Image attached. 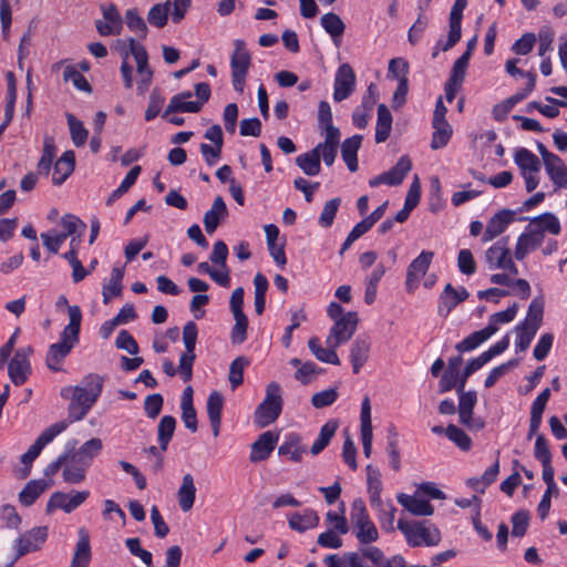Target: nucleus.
Here are the masks:
<instances>
[{"mask_svg":"<svg viewBox=\"0 0 567 567\" xmlns=\"http://www.w3.org/2000/svg\"><path fill=\"white\" fill-rule=\"evenodd\" d=\"M125 546L127 547L128 551L133 555L138 557L147 567H151L153 555L151 551L143 549L141 547V540L137 537L127 538L125 540Z\"/></svg>","mask_w":567,"mask_h":567,"instance_id":"64","label":"nucleus"},{"mask_svg":"<svg viewBox=\"0 0 567 567\" xmlns=\"http://www.w3.org/2000/svg\"><path fill=\"white\" fill-rule=\"evenodd\" d=\"M362 135L348 137L341 144V156L350 172L358 171V151L361 146Z\"/></svg>","mask_w":567,"mask_h":567,"instance_id":"28","label":"nucleus"},{"mask_svg":"<svg viewBox=\"0 0 567 567\" xmlns=\"http://www.w3.org/2000/svg\"><path fill=\"white\" fill-rule=\"evenodd\" d=\"M516 212L504 208L493 215L483 233L482 241L487 243L503 234L511 223L515 220Z\"/></svg>","mask_w":567,"mask_h":567,"instance_id":"12","label":"nucleus"},{"mask_svg":"<svg viewBox=\"0 0 567 567\" xmlns=\"http://www.w3.org/2000/svg\"><path fill=\"white\" fill-rule=\"evenodd\" d=\"M141 174V166L132 167L120 186L113 190L110 197L106 199V205L111 206L117 198L124 195L136 182L138 175Z\"/></svg>","mask_w":567,"mask_h":567,"instance_id":"50","label":"nucleus"},{"mask_svg":"<svg viewBox=\"0 0 567 567\" xmlns=\"http://www.w3.org/2000/svg\"><path fill=\"white\" fill-rule=\"evenodd\" d=\"M103 390V379L97 374H89L79 385L64 386L61 396L70 399L68 406V425L83 420L95 404Z\"/></svg>","mask_w":567,"mask_h":567,"instance_id":"1","label":"nucleus"},{"mask_svg":"<svg viewBox=\"0 0 567 567\" xmlns=\"http://www.w3.org/2000/svg\"><path fill=\"white\" fill-rule=\"evenodd\" d=\"M392 128V115L385 104H379L375 127V142L383 143L390 136Z\"/></svg>","mask_w":567,"mask_h":567,"instance_id":"38","label":"nucleus"},{"mask_svg":"<svg viewBox=\"0 0 567 567\" xmlns=\"http://www.w3.org/2000/svg\"><path fill=\"white\" fill-rule=\"evenodd\" d=\"M69 324L64 327L60 342H64L73 348L79 342L82 312L79 306H68Z\"/></svg>","mask_w":567,"mask_h":567,"instance_id":"19","label":"nucleus"},{"mask_svg":"<svg viewBox=\"0 0 567 567\" xmlns=\"http://www.w3.org/2000/svg\"><path fill=\"white\" fill-rule=\"evenodd\" d=\"M196 487L192 474L183 476L182 484L177 491V501L183 512H189L195 503Z\"/></svg>","mask_w":567,"mask_h":567,"instance_id":"26","label":"nucleus"},{"mask_svg":"<svg viewBox=\"0 0 567 567\" xmlns=\"http://www.w3.org/2000/svg\"><path fill=\"white\" fill-rule=\"evenodd\" d=\"M128 53H131L136 61V69L138 75H144L146 72H153L148 66V54L146 49L136 42L134 38L127 39Z\"/></svg>","mask_w":567,"mask_h":567,"instance_id":"46","label":"nucleus"},{"mask_svg":"<svg viewBox=\"0 0 567 567\" xmlns=\"http://www.w3.org/2000/svg\"><path fill=\"white\" fill-rule=\"evenodd\" d=\"M338 426L339 424L334 420H330L321 426L319 435L310 449L311 454L318 455L328 446L331 439L334 436Z\"/></svg>","mask_w":567,"mask_h":567,"instance_id":"42","label":"nucleus"},{"mask_svg":"<svg viewBox=\"0 0 567 567\" xmlns=\"http://www.w3.org/2000/svg\"><path fill=\"white\" fill-rule=\"evenodd\" d=\"M508 243L509 238L503 237L486 250L485 260L489 269H501L511 257Z\"/></svg>","mask_w":567,"mask_h":567,"instance_id":"20","label":"nucleus"},{"mask_svg":"<svg viewBox=\"0 0 567 567\" xmlns=\"http://www.w3.org/2000/svg\"><path fill=\"white\" fill-rule=\"evenodd\" d=\"M351 520L359 543L367 545L379 539L378 529L370 519L365 504L361 498L354 499L351 505Z\"/></svg>","mask_w":567,"mask_h":567,"instance_id":"3","label":"nucleus"},{"mask_svg":"<svg viewBox=\"0 0 567 567\" xmlns=\"http://www.w3.org/2000/svg\"><path fill=\"white\" fill-rule=\"evenodd\" d=\"M514 161L520 169V174L530 172L539 173L542 167L539 158L533 152L524 147L515 152Z\"/></svg>","mask_w":567,"mask_h":567,"instance_id":"36","label":"nucleus"},{"mask_svg":"<svg viewBox=\"0 0 567 567\" xmlns=\"http://www.w3.org/2000/svg\"><path fill=\"white\" fill-rule=\"evenodd\" d=\"M445 435L452 441L460 450L466 452L472 447V439L454 424L447 425L445 429Z\"/></svg>","mask_w":567,"mask_h":567,"instance_id":"56","label":"nucleus"},{"mask_svg":"<svg viewBox=\"0 0 567 567\" xmlns=\"http://www.w3.org/2000/svg\"><path fill=\"white\" fill-rule=\"evenodd\" d=\"M176 420L172 415H164L157 425V440L162 452H166L167 446L174 435Z\"/></svg>","mask_w":567,"mask_h":567,"instance_id":"41","label":"nucleus"},{"mask_svg":"<svg viewBox=\"0 0 567 567\" xmlns=\"http://www.w3.org/2000/svg\"><path fill=\"white\" fill-rule=\"evenodd\" d=\"M235 324L230 331L233 344H241L247 340L248 319L245 313L233 315Z\"/></svg>","mask_w":567,"mask_h":567,"instance_id":"59","label":"nucleus"},{"mask_svg":"<svg viewBox=\"0 0 567 567\" xmlns=\"http://www.w3.org/2000/svg\"><path fill=\"white\" fill-rule=\"evenodd\" d=\"M458 394V416L460 422L465 426H471V420L473 411L477 402V395L475 391L465 392L464 389Z\"/></svg>","mask_w":567,"mask_h":567,"instance_id":"33","label":"nucleus"},{"mask_svg":"<svg viewBox=\"0 0 567 567\" xmlns=\"http://www.w3.org/2000/svg\"><path fill=\"white\" fill-rule=\"evenodd\" d=\"M378 511V518L381 525V528L385 532L390 533L394 530V515L396 513V508L391 502L383 503L381 506H373Z\"/></svg>","mask_w":567,"mask_h":567,"instance_id":"55","label":"nucleus"},{"mask_svg":"<svg viewBox=\"0 0 567 567\" xmlns=\"http://www.w3.org/2000/svg\"><path fill=\"white\" fill-rule=\"evenodd\" d=\"M365 470L370 504L371 506H381L383 502L381 498L383 485L380 471L371 464L367 465Z\"/></svg>","mask_w":567,"mask_h":567,"instance_id":"31","label":"nucleus"},{"mask_svg":"<svg viewBox=\"0 0 567 567\" xmlns=\"http://www.w3.org/2000/svg\"><path fill=\"white\" fill-rule=\"evenodd\" d=\"M296 165L308 176H316L321 171V163L317 151H309L296 158Z\"/></svg>","mask_w":567,"mask_h":567,"instance_id":"47","label":"nucleus"},{"mask_svg":"<svg viewBox=\"0 0 567 567\" xmlns=\"http://www.w3.org/2000/svg\"><path fill=\"white\" fill-rule=\"evenodd\" d=\"M320 23L338 45L346 30V24L342 19L334 12H328L321 17Z\"/></svg>","mask_w":567,"mask_h":567,"instance_id":"37","label":"nucleus"},{"mask_svg":"<svg viewBox=\"0 0 567 567\" xmlns=\"http://www.w3.org/2000/svg\"><path fill=\"white\" fill-rule=\"evenodd\" d=\"M193 96L190 91H184L179 94L174 95L167 107L163 113V117H167V115L176 112H188V113H197L202 110V103L195 101H186Z\"/></svg>","mask_w":567,"mask_h":567,"instance_id":"21","label":"nucleus"},{"mask_svg":"<svg viewBox=\"0 0 567 567\" xmlns=\"http://www.w3.org/2000/svg\"><path fill=\"white\" fill-rule=\"evenodd\" d=\"M48 538V527L39 526L34 527L23 534H21L14 544L17 548V555L14 559H18L29 553L41 549L42 545Z\"/></svg>","mask_w":567,"mask_h":567,"instance_id":"10","label":"nucleus"},{"mask_svg":"<svg viewBox=\"0 0 567 567\" xmlns=\"http://www.w3.org/2000/svg\"><path fill=\"white\" fill-rule=\"evenodd\" d=\"M493 336L492 328H484L480 331H475L458 342L455 348L460 352L472 351L481 346L484 341Z\"/></svg>","mask_w":567,"mask_h":567,"instance_id":"45","label":"nucleus"},{"mask_svg":"<svg viewBox=\"0 0 567 567\" xmlns=\"http://www.w3.org/2000/svg\"><path fill=\"white\" fill-rule=\"evenodd\" d=\"M68 423L59 421L47 427L35 440V442L21 455V463L24 465L22 477H27L31 472L32 462L40 455L43 447L49 444L55 436L66 430Z\"/></svg>","mask_w":567,"mask_h":567,"instance_id":"6","label":"nucleus"},{"mask_svg":"<svg viewBox=\"0 0 567 567\" xmlns=\"http://www.w3.org/2000/svg\"><path fill=\"white\" fill-rule=\"evenodd\" d=\"M398 503L415 516H431L434 513L433 506L426 499L400 493L396 496Z\"/></svg>","mask_w":567,"mask_h":567,"instance_id":"24","label":"nucleus"},{"mask_svg":"<svg viewBox=\"0 0 567 567\" xmlns=\"http://www.w3.org/2000/svg\"><path fill=\"white\" fill-rule=\"evenodd\" d=\"M543 316L544 300L540 297H536L529 303L526 319L522 323L539 329L543 322Z\"/></svg>","mask_w":567,"mask_h":567,"instance_id":"52","label":"nucleus"},{"mask_svg":"<svg viewBox=\"0 0 567 567\" xmlns=\"http://www.w3.org/2000/svg\"><path fill=\"white\" fill-rule=\"evenodd\" d=\"M172 2L157 3L153 6L147 13V21L151 25L158 29L164 28L167 23L168 13L171 12Z\"/></svg>","mask_w":567,"mask_h":567,"instance_id":"48","label":"nucleus"},{"mask_svg":"<svg viewBox=\"0 0 567 567\" xmlns=\"http://www.w3.org/2000/svg\"><path fill=\"white\" fill-rule=\"evenodd\" d=\"M518 311V305L514 302L507 309L493 313L488 319V324L486 328L493 329V334H495L498 330L499 324H505L514 320Z\"/></svg>","mask_w":567,"mask_h":567,"instance_id":"54","label":"nucleus"},{"mask_svg":"<svg viewBox=\"0 0 567 567\" xmlns=\"http://www.w3.org/2000/svg\"><path fill=\"white\" fill-rule=\"evenodd\" d=\"M92 559L90 534L86 528L78 530V542L70 567H89Z\"/></svg>","mask_w":567,"mask_h":567,"instance_id":"16","label":"nucleus"},{"mask_svg":"<svg viewBox=\"0 0 567 567\" xmlns=\"http://www.w3.org/2000/svg\"><path fill=\"white\" fill-rule=\"evenodd\" d=\"M248 364L249 360L246 357H238L230 363L228 380L233 389L243 384L244 370Z\"/></svg>","mask_w":567,"mask_h":567,"instance_id":"58","label":"nucleus"},{"mask_svg":"<svg viewBox=\"0 0 567 567\" xmlns=\"http://www.w3.org/2000/svg\"><path fill=\"white\" fill-rule=\"evenodd\" d=\"M340 204H341V198H339V197H334L324 204L322 212L318 219V223L321 227L329 228L332 226L334 217L340 207Z\"/></svg>","mask_w":567,"mask_h":567,"instance_id":"61","label":"nucleus"},{"mask_svg":"<svg viewBox=\"0 0 567 567\" xmlns=\"http://www.w3.org/2000/svg\"><path fill=\"white\" fill-rule=\"evenodd\" d=\"M517 340L515 342L516 351L523 352L528 349L538 329L524 323H518L515 328Z\"/></svg>","mask_w":567,"mask_h":567,"instance_id":"53","label":"nucleus"},{"mask_svg":"<svg viewBox=\"0 0 567 567\" xmlns=\"http://www.w3.org/2000/svg\"><path fill=\"white\" fill-rule=\"evenodd\" d=\"M544 166L547 175L555 185V189L567 188V166L558 155L545 163Z\"/></svg>","mask_w":567,"mask_h":567,"instance_id":"30","label":"nucleus"},{"mask_svg":"<svg viewBox=\"0 0 567 567\" xmlns=\"http://www.w3.org/2000/svg\"><path fill=\"white\" fill-rule=\"evenodd\" d=\"M227 214L228 210L223 197L217 196L214 199L210 209H208L204 215V226L206 233L209 235L213 234L217 229L220 223V218L227 216Z\"/></svg>","mask_w":567,"mask_h":567,"instance_id":"27","label":"nucleus"},{"mask_svg":"<svg viewBox=\"0 0 567 567\" xmlns=\"http://www.w3.org/2000/svg\"><path fill=\"white\" fill-rule=\"evenodd\" d=\"M412 168V162L409 158V156L403 155L399 158L398 163L388 172H385L386 175V185L390 186H398L400 185L408 173Z\"/></svg>","mask_w":567,"mask_h":567,"instance_id":"40","label":"nucleus"},{"mask_svg":"<svg viewBox=\"0 0 567 567\" xmlns=\"http://www.w3.org/2000/svg\"><path fill=\"white\" fill-rule=\"evenodd\" d=\"M319 524L318 514L311 509L307 508L301 514L293 513L288 518V525L292 530H297L299 533H305L308 529H311Z\"/></svg>","mask_w":567,"mask_h":567,"instance_id":"29","label":"nucleus"},{"mask_svg":"<svg viewBox=\"0 0 567 567\" xmlns=\"http://www.w3.org/2000/svg\"><path fill=\"white\" fill-rule=\"evenodd\" d=\"M284 406L282 390L278 382L272 381L266 388V396L254 413V422L258 427H266L280 415Z\"/></svg>","mask_w":567,"mask_h":567,"instance_id":"2","label":"nucleus"},{"mask_svg":"<svg viewBox=\"0 0 567 567\" xmlns=\"http://www.w3.org/2000/svg\"><path fill=\"white\" fill-rule=\"evenodd\" d=\"M306 452L307 449L301 444L300 435L296 433L287 435L285 442L278 447L279 455H289L295 462H300Z\"/></svg>","mask_w":567,"mask_h":567,"instance_id":"35","label":"nucleus"},{"mask_svg":"<svg viewBox=\"0 0 567 567\" xmlns=\"http://www.w3.org/2000/svg\"><path fill=\"white\" fill-rule=\"evenodd\" d=\"M308 348L312 354L321 362L331 363L334 365L340 364V359L336 352L337 348L329 347L324 349L320 344V340L317 337H312L308 341Z\"/></svg>","mask_w":567,"mask_h":567,"instance_id":"43","label":"nucleus"},{"mask_svg":"<svg viewBox=\"0 0 567 567\" xmlns=\"http://www.w3.org/2000/svg\"><path fill=\"white\" fill-rule=\"evenodd\" d=\"M75 166V154L73 151H65L54 164L52 182L54 185H62L73 173Z\"/></svg>","mask_w":567,"mask_h":567,"instance_id":"23","label":"nucleus"},{"mask_svg":"<svg viewBox=\"0 0 567 567\" xmlns=\"http://www.w3.org/2000/svg\"><path fill=\"white\" fill-rule=\"evenodd\" d=\"M535 231H540L545 236V233L551 235H558L561 230L558 218L553 213H543L529 219L528 226Z\"/></svg>","mask_w":567,"mask_h":567,"instance_id":"25","label":"nucleus"},{"mask_svg":"<svg viewBox=\"0 0 567 567\" xmlns=\"http://www.w3.org/2000/svg\"><path fill=\"white\" fill-rule=\"evenodd\" d=\"M66 122L70 128L71 140L76 147L83 146L87 140L89 132L83 123L73 114H66Z\"/></svg>","mask_w":567,"mask_h":567,"instance_id":"51","label":"nucleus"},{"mask_svg":"<svg viewBox=\"0 0 567 567\" xmlns=\"http://www.w3.org/2000/svg\"><path fill=\"white\" fill-rule=\"evenodd\" d=\"M398 529L405 536L408 544L412 547L422 545L435 546L441 540V534L437 528H430L420 522L409 523L400 518Z\"/></svg>","mask_w":567,"mask_h":567,"instance_id":"4","label":"nucleus"},{"mask_svg":"<svg viewBox=\"0 0 567 567\" xmlns=\"http://www.w3.org/2000/svg\"><path fill=\"white\" fill-rule=\"evenodd\" d=\"M223 406L224 396L218 391H213L207 399L206 410L215 437L219 435Z\"/></svg>","mask_w":567,"mask_h":567,"instance_id":"22","label":"nucleus"},{"mask_svg":"<svg viewBox=\"0 0 567 567\" xmlns=\"http://www.w3.org/2000/svg\"><path fill=\"white\" fill-rule=\"evenodd\" d=\"M125 22L127 28L137 33L141 39L146 38L148 31L147 25L136 9H128L125 12Z\"/></svg>","mask_w":567,"mask_h":567,"instance_id":"60","label":"nucleus"},{"mask_svg":"<svg viewBox=\"0 0 567 567\" xmlns=\"http://www.w3.org/2000/svg\"><path fill=\"white\" fill-rule=\"evenodd\" d=\"M32 353L33 348L31 346L19 348L8 362V375L14 385L24 384L31 375L30 357Z\"/></svg>","mask_w":567,"mask_h":567,"instance_id":"7","label":"nucleus"},{"mask_svg":"<svg viewBox=\"0 0 567 567\" xmlns=\"http://www.w3.org/2000/svg\"><path fill=\"white\" fill-rule=\"evenodd\" d=\"M90 496L89 491H71L70 493L54 492L47 504V513H52L54 509H62L64 513L70 514L80 507Z\"/></svg>","mask_w":567,"mask_h":567,"instance_id":"9","label":"nucleus"},{"mask_svg":"<svg viewBox=\"0 0 567 567\" xmlns=\"http://www.w3.org/2000/svg\"><path fill=\"white\" fill-rule=\"evenodd\" d=\"M358 322V313L354 311H349L334 321L326 341L328 347L338 348L341 343L350 340L357 330Z\"/></svg>","mask_w":567,"mask_h":567,"instance_id":"8","label":"nucleus"},{"mask_svg":"<svg viewBox=\"0 0 567 567\" xmlns=\"http://www.w3.org/2000/svg\"><path fill=\"white\" fill-rule=\"evenodd\" d=\"M278 441V435L270 431L264 432L259 435L257 441L251 445L249 460L252 463L265 461L274 451Z\"/></svg>","mask_w":567,"mask_h":567,"instance_id":"18","label":"nucleus"},{"mask_svg":"<svg viewBox=\"0 0 567 567\" xmlns=\"http://www.w3.org/2000/svg\"><path fill=\"white\" fill-rule=\"evenodd\" d=\"M432 126L434 132L431 140V148L439 150L446 146L453 133L449 122L432 123Z\"/></svg>","mask_w":567,"mask_h":567,"instance_id":"49","label":"nucleus"},{"mask_svg":"<svg viewBox=\"0 0 567 567\" xmlns=\"http://www.w3.org/2000/svg\"><path fill=\"white\" fill-rule=\"evenodd\" d=\"M124 277V267H114L111 272V278L103 287V302L109 303L112 297H116L122 292V280Z\"/></svg>","mask_w":567,"mask_h":567,"instance_id":"44","label":"nucleus"},{"mask_svg":"<svg viewBox=\"0 0 567 567\" xmlns=\"http://www.w3.org/2000/svg\"><path fill=\"white\" fill-rule=\"evenodd\" d=\"M370 352V342L365 338L358 337L351 344L350 362L353 373H359L360 369L367 362Z\"/></svg>","mask_w":567,"mask_h":567,"instance_id":"32","label":"nucleus"},{"mask_svg":"<svg viewBox=\"0 0 567 567\" xmlns=\"http://www.w3.org/2000/svg\"><path fill=\"white\" fill-rule=\"evenodd\" d=\"M355 86V74L350 64L343 63L339 66L336 80L333 100L341 102L348 99L353 92Z\"/></svg>","mask_w":567,"mask_h":567,"instance_id":"11","label":"nucleus"},{"mask_svg":"<svg viewBox=\"0 0 567 567\" xmlns=\"http://www.w3.org/2000/svg\"><path fill=\"white\" fill-rule=\"evenodd\" d=\"M234 47L235 50L230 56L231 82L234 90L243 93L246 84V78L251 65V55L246 49L244 40H235Z\"/></svg>","mask_w":567,"mask_h":567,"instance_id":"5","label":"nucleus"},{"mask_svg":"<svg viewBox=\"0 0 567 567\" xmlns=\"http://www.w3.org/2000/svg\"><path fill=\"white\" fill-rule=\"evenodd\" d=\"M50 483L44 480H32L27 483L23 489L19 493V501L24 506H31L37 498L49 488Z\"/></svg>","mask_w":567,"mask_h":567,"instance_id":"39","label":"nucleus"},{"mask_svg":"<svg viewBox=\"0 0 567 567\" xmlns=\"http://www.w3.org/2000/svg\"><path fill=\"white\" fill-rule=\"evenodd\" d=\"M90 467L85 461L69 451V458L62 471L63 481L68 484H79L85 480L86 471Z\"/></svg>","mask_w":567,"mask_h":567,"instance_id":"15","label":"nucleus"},{"mask_svg":"<svg viewBox=\"0 0 567 567\" xmlns=\"http://www.w3.org/2000/svg\"><path fill=\"white\" fill-rule=\"evenodd\" d=\"M544 241V235L540 231H535L529 227L522 233L516 243L514 257L517 260H523L530 251L535 250Z\"/></svg>","mask_w":567,"mask_h":567,"instance_id":"17","label":"nucleus"},{"mask_svg":"<svg viewBox=\"0 0 567 567\" xmlns=\"http://www.w3.org/2000/svg\"><path fill=\"white\" fill-rule=\"evenodd\" d=\"M102 441L93 437L83 443L78 451L73 450V453L91 465L93 458L102 451Z\"/></svg>","mask_w":567,"mask_h":567,"instance_id":"57","label":"nucleus"},{"mask_svg":"<svg viewBox=\"0 0 567 567\" xmlns=\"http://www.w3.org/2000/svg\"><path fill=\"white\" fill-rule=\"evenodd\" d=\"M468 291L461 287L455 289L451 284H446L439 298L437 313L447 317L449 313L461 302L468 298Z\"/></svg>","mask_w":567,"mask_h":567,"instance_id":"13","label":"nucleus"},{"mask_svg":"<svg viewBox=\"0 0 567 567\" xmlns=\"http://www.w3.org/2000/svg\"><path fill=\"white\" fill-rule=\"evenodd\" d=\"M55 156V145L52 138H45L42 156L38 163V171L41 174H49L52 161Z\"/></svg>","mask_w":567,"mask_h":567,"instance_id":"62","label":"nucleus"},{"mask_svg":"<svg viewBox=\"0 0 567 567\" xmlns=\"http://www.w3.org/2000/svg\"><path fill=\"white\" fill-rule=\"evenodd\" d=\"M433 257V251L423 250L415 259L411 261L408 267L405 280V286L409 292L414 290L419 279L426 274Z\"/></svg>","mask_w":567,"mask_h":567,"instance_id":"14","label":"nucleus"},{"mask_svg":"<svg viewBox=\"0 0 567 567\" xmlns=\"http://www.w3.org/2000/svg\"><path fill=\"white\" fill-rule=\"evenodd\" d=\"M63 80L65 82L71 81L73 85L83 92L90 93L92 87L87 80L72 65H68L63 72Z\"/></svg>","mask_w":567,"mask_h":567,"instance_id":"63","label":"nucleus"},{"mask_svg":"<svg viewBox=\"0 0 567 567\" xmlns=\"http://www.w3.org/2000/svg\"><path fill=\"white\" fill-rule=\"evenodd\" d=\"M73 348L64 342H56L49 347L45 364L52 371H60L64 359L70 354Z\"/></svg>","mask_w":567,"mask_h":567,"instance_id":"34","label":"nucleus"}]
</instances>
